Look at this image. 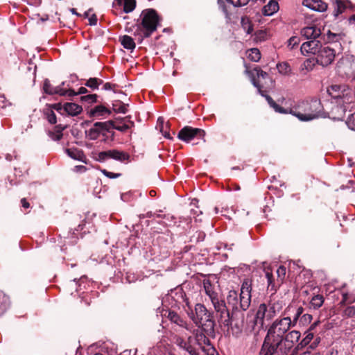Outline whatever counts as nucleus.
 I'll use <instances>...</instances> for the list:
<instances>
[{
	"label": "nucleus",
	"instance_id": "obj_37",
	"mask_svg": "<svg viewBox=\"0 0 355 355\" xmlns=\"http://www.w3.org/2000/svg\"><path fill=\"white\" fill-rule=\"evenodd\" d=\"M103 84V80L98 78H89L85 85L89 87L92 90L98 89L99 85Z\"/></svg>",
	"mask_w": 355,
	"mask_h": 355
},
{
	"label": "nucleus",
	"instance_id": "obj_42",
	"mask_svg": "<svg viewBox=\"0 0 355 355\" xmlns=\"http://www.w3.org/2000/svg\"><path fill=\"white\" fill-rule=\"evenodd\" d=\"M104 123H107L108 125H107V130H104L101 134V136L103 137L102 141L105 143H107L109 141L110 137H109V132H110V129H112V120H109L107 121H104Z\"/></svg>",
	"mask_w": 355,
	"mask_h": 355
},
{
	"label": "nucleus",
	"instance_id": "obj_39",
	"mask_svg": "<svg viewBox=\"0 0 355 355\" xmlns=\"http://www.w3.org/2000/svg\"><path fill=\"white\" fill-rule=\"evenodd\" d=\"M9 305V298L2 291H0V315H1Z\"/></svg>",
	"mask_w": 355,
	"mask_h": 355
},
{
	"label": "nucleus",
	"instance_id": "obj_21",
	"mask_svg": "<svg viewBox=\"0 0 355 355\" xmlns=\"http://www.w3.org/2000/svg\"><path fill=\"white\" fill-rule=\"evenodd\" d=\"M112 112L105 105H99L91 109L89 112L90 117H106L111 114Z\"/></svg>",
	"mask_w": 355,
	"mask_h": 355
},
{
	"label": "nucleus",
	"instance_id": "obj_53",
	"mask_svg": "<svg viewBox=\"0 0 355 355\" xmlns=\"http://www.w3.org/2000/svg\"><path fill=\"white\" fill-rule=\"evenodd\" d=\"M347 124L349 128L355 130V112L347 118Z\"/></svg>",
	"mask_w": 355,
	"mask_h": 355
},
{
	"label": "nucleus",
	"instance_id": "obj_3",
	"mask_svg": "<svg viewBox=\"0 0 355 355\" xmlns=\"http://www.w3.org/2000/svg\"><path fill=\"white\" fill-rule=\"evenodd\" d=\"M282 308V302L279 300L270 299L260 304L252 322L253 329H257L259 331L267 328L270 321L280 312Z\"/></svg>",
	"mask_w": 355,
	"mask_h": 355
},
{
	"label": "nucleus",
	"instance_id": "obj_2",
	"mask_svg": "<svg viewBox=\"0 0 355 355\" xmlns=\"http://www.w3.org/2000/svg\"><path fill=\"white\" fill-rule=\"evenodd\" d=\"M162 19L157 12L153 8H147L142 10L137 23L132 27H136L133 35L137 37L139 43H141L144 38L151 36L160 26Z\"/></svg>",
	"mask_w": 355,
	"mask_h": 355
},
{
	"label": "nucleus",
	"instance_id": "obj_40",
	"mask_svg": "<svg viewBox=\"0 0 355 355\" xmlns=\"http://www.w3.org/2000/svg\"><path fill=\"white\" fill-rule=\"evenodd\" d=\"M67 154L71 158L74 159L80 160L81 159L83 153L82 150H78V148H67L66 149Z\"/></svg>",
	"mask_w": 355,
	"mask_h": 355
},
{
	"label": "nucleus",
	"instance_id": "obj_28",
	"mask_svg": "<svg viewBox=\"0 0 355 355\" xmlns=\"http://www.w3.org/2000/svg\"><path fill=\"white\" fill-rule=\"evenodd\" d=\"M279 10V4L275 0H270L268 4L263 6L262 12L265 16H270L277 12Z\"/></svg>",
	"mask_w": 355,
	"mask_h": 355
},
{
	"label": "nucleus",
	"instance_id": "obj_26",
	"mask_svg": "<svg viewBox=\"0 0 355 355\" xmlns=\"http://www.w3.org/2000/svg\"><path fill=\"white\" fill-rule=\"evenodd\" d=\"M215 326L216 322L213 317L208 322H205L200 330L205 332L208 336L214 338L216 336Z\"/></svg>",
	"mask_w": 355,
	"mask_h": 355
},
{
	"label": "nucleus",
	"instance_id": "obj_41",
	"mask_svg": "<svg viewBox=\"0 0 355 355\" xmlns=\"http://www.w3.org/2000/svg\"><path fill=\"white\" fill-rule=\"evenodd\" d=\"M248 58L253 62H259L261 59L260 51L257 48L249 50Z\"/></svg>",
	"mask_w": 355,
	"mask_h": 355
},
{
	"label": "nucleus",
	"instance_id": "obj_17",
	"mask_svg": "<svg viewBox=\"0 0 355 355\" xmlns=\"http://www.w3.org/2000/svg\"><path fill=\"white\" fill-rule=\"evenodd\" d=\"M266 278L268 283V291L272 292V295L275 294L282 284L275 278L272 271L269 268L266 270Z\"/></svg>",
	"mask_w": 355,
	"mask_h": 355
},
{
	"label": "nucleus",
	"instance_id": "obj_46",
	"mask_svg": "<svg viewBox=\"0 0 355 355\" xmlns=\"http://www.w3.org/2000/svg\"><path fill=\"white\" fill-rule=\"evenodd\" d=\"M277 68L282 74H288L291 71V67L286 62L277 64Z\"/></svg>",
	"mask_w": 355,
	"mask_h": 355
},
{
	"label": "nucleus",
	"instance_id": "obj_24",
	"mask_svg": "<svg viewBox=\"0 0 355 355\" xmlns=\"http://www.w3.org/2000/svg\"><path fill=\"white\" fill-rule=\"evenodd\" d=\"M345 91V86L340 85H333L327 89L328 94L333 98H341L344 97Z\"/></svg>",
	"mask_w": 355,
	"mask_h": 355
},
{
	"label": "nucleus",
	"instance_id": "obj_60",
	"mask_svg": "<svg viewBox=\"0 0 355 355\" xmlns=\"http://www.w3.org/2000/svg\"><path fill=\"white\" fill-rule=\"evenodd\" d=\"M299 38L297 37H292L288 40V46H291L293 49L295 45L298 44Z\"/></svg>",
	"mask_w": 355,
	"mask_h": 355
},
{
	"label": "nucleus",
	"instance_id": "obj_52",
	"mask_svg": "<svg viewBox=\"0 0 355 355\" xmlns=\"http://www.w3.org/2000/svg\"><path fill=\"white\" fill-rule=\"evenodd\" d=\"M227 2L231 3L235 7H241L245 6L249 0H226Z\"/></svg>",
	"mask_w": 355,
	"mask_h": 355
},
{
	"label": "nucleus",
	"instance_id": "obj_7",
	"mask_svg": "<svg viewBox=\"0 0 355 355\" xmlns=\"http://www.w3.org/2000/svg\"><path fill=\"white\" fill-rule=\"evenodd\" d=\"M291 318L289 316H285L282 318L276 319L268 329V333L275 334L283 336L292 327Z\"/></svg>",
	"mask_w": 355,
	"mask_h": 355
},
{
	"label": "nucleus",
	"instance_id": "obj_57",
	"mask_svg": "<svg viewBox=\"0 0 355 355\" xmlns=\"http://www.w3.org/2000/svg\"><path fill=\"white\" fill-rule=\"evenodd\" d=\"M254 71H256L257 76L261 77L262 78H266L268 77V74L266 72L261 70V69L259 67H256L253 69Z\"/></svg>",
	"mask_w": 355,
	"mask_h": 355
},
{
	"label": "nucleus",
	"instance_id": "obj_47",
	"mask_svg": "<svg viewBox=\"0 0 355 355\" xmlns=\"http://www.w3.org/2000/svg\"><path fill=\"white\" fill-rule=\"evenodd\" d=\"M303 312H304L303 307L299 306L296 309L295 313L293 318V320H291V323H292L293 327H294L296 324L298 320H300Z\"/></svg>",
	"mask_w": 355,
	"mask_h": 355
},
{
	"label": "nucleus",
	"instance_id": "obj_11",
	"mask_svg": "<svg viewBox=\"0 0 355 355\" xmlns=\"http://www.w3.org/2000/svg\"><path fill=\"white\" fill-rule=\"evenodd\" d=\"M316 55V62L323 67L331 64L335 59L336 52L334 49L324 46L320 49Z\"/></svg>",
	"mask_w": 355,
	"mask_h": 355
},
{
	"label": "nucleus",
	"instance_id": "obj_31",
	"mask_svg": "<svg viewBox=\"0 0 355 355\" xmlns=\"http://www.w3.org/2000/svg\"><path fill=\"white\" fill-rule=\"evenodd\" d=\"M119 41L123 48L128 50L133 51L136 47L134 40L129 35H125L119 37Z\"/></svg>",
	"mask_w": 355,
	"mask_h": 355
},
{
	"label": "nucleus",
	"instance_id": "obj_6",
	"mask_svg": "<svg viewBox=\"0 0 355 355\" xmlns=\"http://www.w3.org/2000/svg\"><path fill=\"white\" fill-rule=\"evenodd\" d=\"M205 135L206 132L203 129L187 125L179 131L178 137L180 140L187 143H189L195 139H202L205 142Z\"/></svg>",
	"mask_w": 355,
	"mask_h": 355
},
{
	"label": "nucleus",
	"instance_id": "obj_44",
	"mask_svg": "<svg viewBox=\"0 0 355 355\" xmlns=\"http://www.w3.org/2000/svg\"><path fill=\"white\" fill-rule=\"evenodd\" d=\"M97 94H88L80 97V101L83 103H87L89 104L97 102Z\"/></svg>",
	"mask_w": 355,
	"mask_h": 355
},
{
	"label": "nucleus",
	"instance_id": "obj_35",
	"mask_svg": "<svg viewBox=\"0 0 355 355\" xmlns=\"http://www.w3.org/2000/svg\"><path fill=\"white\" fill-rule=\"evenodd\" d=\"M112 129L125 132L129 129V127L126 125V123L121 121V118H119L116 119L115 121L112 120Z\"/></svg>",
	"mask_w": 355,
	"mask_h": 355
},
{
	"label": "nucleus",
	"instance_id": "obj_19",
	"mask_svg": "<svg viewBox=\"0 0 355 355\" xmlns=\"http://www.w3.org/2000/svg\"><path fill=\"white\" fill-rule=\"evenodd\" d=\"M301 35L306 39H316L321 35V30L315 25H311L303 28L301 30Z\"/></svg>",
	"mask_w": 355,
	"mask_h": 355
},
{
	"label": "nucleus",
	"instance_id": "obj_64",
	"mask_svg": "<svg viewBox=\"0 0 355 355\" xmlns=\"http://www.w3.org/2000/svg\"><path fill=\"white\" fill-rule=\"evenodd\" d=\"M8 103L3 96H0V107L4 108L8 105Z\"/></svg>",
	"mask_w": 355,
	"mask_h": 355
},
{
	"label": "nucleus",
	"instance_id": "obj_48",
	"mask_svg": "<svg viewBox=\"0 0 355 355\" xmlns=\"http://www.w3.org/2000/svg\"><path fill=\"white\" fill-rule=\"evenodd\" d=\"M267 33L265 31H257L254 34V40L258 42H262L267 40Z\"/></svg>",
	"mask_w": 355,
	"mask_h": 355
},
{
	"label": "nucleus",
	"instance_id": "obj_29",
	"mask_svg": "<svg viewBox=\"0 0 355 355\" xmlns=\"http://www.w3.org/2000/svg\"><path fill=\"white\" fill-rule=\"evenodd\" d=\"M115 2L123 6V12L125 13L133 11L136 8V0H115Z\"/></svg>",
	"mask_w": 355,
	"mask_h": 355
},
{
	"label": "nucleus",
	"instance_id": "obj_45",
	"mask_svg": "<svg viewBox=\"0 0 355 355\" xmlns=\"http://www.w3.org/2000/svg\"><path fill=\"white\" fill-rule=\"evenodd\" d=\"M316 62V57L315 58L306 59L302 65V69L312 70Z\"/></svg>",
	"mask_w": 355,
	"mask_h": 355
},
{
	"label": "nucleus",
	"instance_id": "obj_51",
	"mask_svg": "<svg viewBox=\"0 0 355 355\" xmlns=\"http://www.w3.org/2000/svg\"><path fill=\"white\" fill-rule=\"evenodd\" d=\"M312 315L311 314H304L300 319V323L302 325H306L309 324L312 320Z\"/></svg>",
	"mask_w": 355,
	"mask_h": 355
},
{
	"label": "nucleus",
	"instance_id": "obj_8",
	"mask_svg": "<svg viewBox=\"0 0 355 355\" xmlns=\"http://www.w3.org/2000/svg\"><path fill=\"white\" fill-rule=\"evenodd\" d=\"M108 159H113L121 162H128L130 160V155L117 149H112L100 152L96 156V159L100 162H104Z\"/></svg>",
	"mask_w": 355,
	"mask_h": 355
},
{
	"label": "nucleus",
	"instance_id": "obj_61",
	"mask_svg": "<svg viewBox=\"0 0 355 355\" xmlns=\"http://www.w3.org/2000/svg\"><path fill=\"white\" fill-rule=\"evenodd\" d=\"M320 342V338L316 337L314 340L309 345L308 349H315Z\"/></svg>",
	"mask_w": 355,
	"mask_h": 355
},
{
	"label": "nucleus",
	"instance_id": "obj_63",
	"mask_svg": "<svg viewBox=\"0 0 355 355\" xmlns=\"http://www.w3.org/2000/svg\"><path fill=\"white\" fill-rule=\"evenodd\" d=\"M116 87V85L112 84L110 83H106L103 85V89L105 90H114V89Z\"/></svg>",
	"mask_w": 355,
	"mask_h": 355
},
{
	"label": "nucleus",
	"instance_id": "obj_18",
	"mask_svg": "<svg viewBox=\"0 0 355 355\" xmlns=\"http://www.w3.org/2000/svg\"><path fill=\"white\" fill-rule=\"evenodd\" d=\"M226 304L231 312L241 311L239 310V297L236 291L233 290L229 291Z\"/></svg>",
	"mask_w": 355,
	"mask_h": 355
},
{
	"label": "nucleus",
	"instance_id": "obj_10",
	"mask_svg": "<svg viewBox=\"0 0 355 355\" xmlns=\"http://www.w3.org/2000/svg\"><path fill=\"white\" fill-rule=\"evenodd\" d=\"M196 343L202 348L204 352H207V355H214L216 349L211 344V341L205 332L200 329L193 331Z\"/></svg>",
	"mask_w": 355,
	"mask_h": 355
},
{
	"label": "nucleus",
	"instance_id": "obj_38",
	"mask_svg": "<svg viewBox=\"0 0 355 355\" xmlns=\"http://www.w3.org/2000/svg\"><path fill=\"white\" fill-rule=\"evenodd\" d=\"M347 6L345 3L342 0H336L334 3V15L337 17L339 15L342 14L345 9Z\"/></svg>",
	"mask_w": 355,
	"mask_h": 355
},
{
	"label": "nucleus",
	"instance_id": "obj_9",
	"mask_svg": "<svg viewBox=\"0 0 355 355\" xmlns=\"http://www.w3.org/2000/svg\"><path fill=\"white\" fill-rule=\"evenodd\" d=\"M211 304L216 313L217 321L221 327L231 315L230 309L227 307L226 302L220 297Z\"/></svg>",
	"mask_w": 355,
	"mask_h": 355
},
{
	"label": "nucleus",
	"instance_id": "obj_33",
	"mask_svg": "<svg viewBox=\"0 0 355 355\" xmlns=\"http://www.w3.org/2000/svg\"><path fill=\"white\" fill-rule=\"evenodd\" d=\"M324 298L322 295H314L310 301V307L314 309H318L324 303Z\"/></svg>",
	"mask_w": 355,
	"mask_h": 355
},
{
	"label": "nucleus",
	"instance_id": "obj_49",
	"mask_svg": "<svg viewBox=\"0 0 355 355\" xmlns=\"http://www.w3.org/2000/svg\"><path fill=\"white\" fill-rule=\"evenodd\" d=\"M343 315L346 318H352L355 315V306H349L346 307L344 311Z\"/></svg>",
	"mask_w": 355,
	"mask_h": 355
},
{
	"label": "nucleus",
	"instance_id": "obj_34",
	"mask_svg": "<svg viewBox=\"0 0 355 355\" xmlns=\"http://www.w3.org/2000/svg\"><path fill=\"white\" fill-rule=\"evenodd\" d=\"M241 24L243 30L248 33L251 34L253 31V24L250 19V18L247 16H243L241 17Z\"/></svg>",
	"mask_w": 355,
	"mask_h": 355
},
{
	"label": "nucleus",
	"instance_id": "obj_20",
	"mask_svg": "<svg viewBox=\"0 0 355 355\" xmlns=\"http://www.w3.org/2000/svg\"><path fill=\"white\" fill-rule=\"evenodd\" d=\"M303 5L318 12H323L327 9V4L322 0H304Z\"/></svg>",
	"mask_w": 355,
	"mask_h": 355
},
{
	"label": "nucleus",
	"instance_id": "obj_27",
	"mask_svg": "<svg viewBox=\"0 0 355 355\" xmlns=\"http://www.w3.org/2000/svg\"><path fill=\"white\" fill-rule=\"evenodd\" d=\"M63 110L71 116H77L83 111L82 107L75 103H64L63 105Z\"/></svg>",
	"mask_w": 355,
	"mask_h": 355
},
{
	"label": "nucleus",
	"instance_id": "obj_59",
	"mask_svg": "<svg viewBox=\"0 0 355 355\" xmlns=\"http://www.w3.org/2000/svg\"><path fill=\"white\" fill-rule=\"evenodd\" d=\"M130 119H131L130 116H127L124 118H121V121L126 123V125H128L129 127V129L131 128L132 127L135 126L134 121H131Z\"/></svg>",
	"mask_w": 355,
	"mask_h": 355
},
{
	"label": "nucleus",
	"instance_id": "obj_1",
	"mask_svg": "<svg viewBox=\"0 0 355 355\" xmlns=\"http://www.w3.org/2000/svg\"><path fill=\"white\" fill-rule=\"evenodd\" d=\"M245 72L252 76L253 85L257 88L258 92L263 96L269 105L274 109L276 112L280 114H291L297 117L302 121H308L323 116V106L318 98H312L310 101H302L297 105L299 110L293 108L286 109L279 105L270 96L266 94V91L262 89V86L253 76L252 72L248 70L247 66Z\"/></svg>",
	"mask_w": 355,
	"mask_h": 355
},
{
	"label": "nucleus",
	"instance_id": "obj_32",
	"mask_svg": "<svg viewBox=\"0 0 355 355\" xmlns=\"http://www.w3.org/2000/svg\"><path fill=\"white\" fill-rule=\"evenodd\" d=\"M306 336L302 339V340L297 345L295 348V350H300L306 347L310 344L311 340L313 339L314 336L313 332L306 331Z\"/></svg>",
	"mask_w": 355,
	"mask_h": 355
},
{
	"label": "nucleus",
	"instance_id": "obj_50",
	"mask_svg": "<svg viewBox=\"0 0 355 355\" xmlns=\"http://www.w3.org/2000/svg\"><path fill=\"white\" fill-rule=\"evenodd\" d=\"M45 114L46 115V119L51 124H55L57 122L56 115L54 112L51 110H48Z\"/></svg>",
	"mask_w": 355,
	"mask_h": 355
},
{
	"label": "nucleus",
	"instance_id": "obj_62",
	"mask_svg": "<svg viewBox=\"0 0 355 355\" xmlns=\"http://www.w3.org/2000/svg\"><path fill=\"white\" fill-rule=\"evenodd\" d=\"M97 21H98V19H97V16L96 14H93L89 17V24L90 26L96 25Z\"/></svg>",
	"mask_w": 355,
	"mask_h": 355
},
{
	"label": "nucleus",
	"instance_id": "obj_5",
	"mask_svg": "<svg viewBox=\"0 0 355 355\" xmlns=\"http://www.w3.org/2000/svg\"><path fill=\"white\" fill-rule=\"evenodd\" d=\"M244 321L245 315L243 311H233L221 327L227 328V331H230L234 338H239L243 332Z\"/></svg>",
	"mask_w": 355,
	"mask_h": 355
},
{
	"label": "nucleus",
	"instance_id": "obj_13",
	"mask_svg": "<svg viewBox=\"0 0 355 355\" xmlns=\"http://www.w3.org/2000/svg\"><path fill=\"white\" fill-rule=\"evenodd\" d=\"M108 124L104 122H96L93 126L85 130V135L90 140H96L100 136L103 131L107 130V125Z\"/></svg>",
	"mask_w": 355,
	"mask_h": 355
},
{
	"label": "nucleus",
	"instance_id": "obj_12",
	"mask_svg": "<svg viewBox=\"0 0 355 355\" xmlns=\"http://www.w3.org/2000/svg\"><path fill=\"white\" fill-rule=\"evenodd\" d=\"M251 303V288L248 282H244L241 288L239 304L241 311L247 310Z\"/></svg>",
	"mask_w": 355,
	"mask_h": 355
},
{
	"label": "nucleus",
	"instance_id": "obj_4",
	"mask_svg": "<svg viewBox=\"0 0 355 355\" xmlns=\"http://www.w3.org/2000/svg\"><path fill=\"white\" fill-rule=\"evenodd\" d=\"M290 352L283 336L268 333L264 338L260 354L266 355H288Z\"/></svg>",
	"mask_w": 355,
	"mask_h": 355
},
{
	"label": "nucleus",
	"instance_id": "obj_22",
	"mask_svg": "<svg viewBox=\"0 0 355 355\" xmlns=\"http://www.w3.org/2000/svg\"><path fill=\"white\" fill-rule=\"evenodd\" d=\"M164 315L173 323L177 325L187 328V322L175 311L172 310L166 311Z\"/></svg>",
	"mask_w": 355,
	"mask_h": 355
},
{
	"label": "nucleus",
	"instance_id": "obj_25",
	"mask_svg": "<svg viewBox=\"0 0 355 355\" xmlns=\"http://www.w3.org/2000/svg\"><path fill=\"white\" fill-rule=\"evenodd\" d=\"M301 336V334L299 331L293 330L285 334L284 336V339L288 346H289V349L291 350L295 343H297Z\"/></svg>",
	"mask_w": 355,
	"mask_h": 355
},
{
	"label": "nucleus",
	"instance_id": "obj_56",
	"mask_svg": "<svg viewBox=\"0 0 355 355\" xmlns=\"http://www.w3.org/2000/svg\"><path fill=\"white\" fill-rule=\"evenodd\" d=\"M49 135L53 140L59 141L62 139L63 134L62 132H58V131H56L55 132H49Z\"/></svg>",
	"mask_w": 355,
	"mask_h": 355
},
{
	"label": "nucleus",
	"instance_id": "obj_16",
	"mask_svg": "<svg viewBox=\"0 0 355 355\" xmlns=\"http://www.w3.org/2000/svg\"><path fill=\"white\" fill-rule=\"evenodd\" d=\"M173 342L180 348L185 350L190 355H199L198 350L192 345L187 343L183 338L179 336H175L173 338Z\"/></svg>",
	"mask_w": 355,
	"mask_h": 355
},
{
	"label": "nucleus",
	"instance_id": "obj_43",
	"mask_svg": "<svg viewBox=\"0 0 355 355\" xmlns=\"http://www.w3.org/2000/svg\"><path fill=\"white\" fill-rule=\"evenodd\" d=\"M286 268L284 266H280L277 270V277L276 278L281 284H283L286 277Z\"/></svg>",
	"mask_w": 355,
	"mask_h": 355
},
{
	"label": "nucleus",
	"instance_id": "obj_15",
	"mask_svg": "<svg viewBox=\"0 0 355 355\" xmlns=\"http://www.w3.org/2000/svg\"><path fill=\"white\" fill-rule=\"evenodd\" d=\"M189 315L193 322L197 320H202L204 317L213 315V312L209 311L204 304L198 303L195 305L194 312L191 311V314L189 313Z\"/></svg>",
	"mask_w": 355,
	"mask_h": 355
},
{
	"label": "nucleus",
	"instance_id": "obj_55",
	"mask_svg": "<svg viewBox=\"0 0 355 355\" xmlns=\"http://www.w3.org/2000/svg\"><path fill=\"white\" fill-rule=\"evenodd\" d=\"M74 96L78 95V93L76 92L73 89H64L63 88L61 89L60 96Z\"/></svg>",
	"mask_w": 355,
	"mask_h": 355
},
{
	"label": "nucleus",
	"instance_id": "obj_30",
	"mask_svg": "<svg viewBox=\"0 0 355 355\" xmlns=\"http://www.w3.org/2000/svg\"><path fill=\"white\" fill-rule=\"evenodd\" d=\"M61 89L62 88L60 86L53 87L51 84L49 80H48V79H45L44 81L43 90H44V93H46L47 94H49V95L59 94L60 96Z\"/></svg>",
	"mask_w": 355,
	"mask_h": 355
},
{
	"label": "nucleus",
	"instance_id": "obj_36",
	"mask_svg": "<svg viewBox=\"0 0 355 355\" xmlns=\"http://www.w3.org/2000/svg\"><path fill=\"white\" fill-rule=\"evenodd\" d=\"M128 104H125L122 101L117 100L114 101L112 103V109L116 113H123L125 114L127 112V107Z\"/></svg>",
	"mask_w": 355,
	"mask_h": 355
},
{
	"label": "nucleus",
	"instance_id": "obj_54",
	"mask_svg": "<svg viewBox=\"0 0 355 355\" xmlns=\"http://www.w3.org/2000/svg\"><path fill=\"white\" fill-rule=\"evenodd\" d=\"M213 318V315H209V316H207V317H204L203 318H202V320H195L193 321V323L200 329H201V327L204 325V324L207 322H208V320H210V318Z\"/></svg>",
	"mask_w": 355,
	"mask_h": 355
},
{
	"label": "nucleus",
	"instance_id": "obj_58",
	"mask_svg": "<svg viewBox=\"0 0 355 355\" xmlns=\"http://www.w3.org/2000/svg\"><path fill=\"white\" fill-rule=\"evenodd\" d=\"M102 173L107 178H111V179H113V178H119L121 176V173H112V172H110V171H107V170L105 169H103L101 171Z\"/></svg>",
	"mask_w": 355,
	"mask_h": 355
},
{
	"label": "nucleus",
	"instance_id": "obj_23",
	"mask_svg": "<svg viewBox=\"0 0 355 355\" xmlns=\"http://www.w3.org/2000/svg\"><path fill=\"white\" fill-rule=\"evenodd\" d=\"M203 287L205 293L209 296L211 302L220 298L218 293L214 291V286L209 279L203 280Z\"/></svg>",
	"mask_w": 355,
	"mask_h": 355
},
{
	"label": "nucleus",
	"instance_id": "obj_14",
	"mask_svg": "<svg viewBox=\"0 0 355 355\" xmlns=\"http://www.w3.org/2000/svg\"><path fill=\"white\" fill-rule=\"evenodd\" d=\"M321 48V42L316 39H312L310 41L304 42L301 46L300 50L303 54L306 53L316 55Z\"/></svg>",
	"mask_w": 355,
	"mask_h": 355
}]
</instances>
